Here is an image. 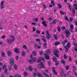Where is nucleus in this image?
I'll return each mask as SVG.
<instances>
[{"instance_id": "f257e3e1", "label": "nucleus", "mask_w": 77, "mask_h": 77, "mask_svg": "<svg viewBox=\"0 0 77 77\" xmlns=\"http://www.w3.org/2000/svg\"><path fill=\"white\" fill-rule=\"evenodd\" d=\"M9 37L10 38H12V39L11 38H10V39H7V41L8 44L9 45H11L12 43L14 42L15 38L14 36L12 35H10Z\"/></svg>"}, {"instance_id": "f03ea898", "label": "nucleus", "mask_w": 77, "mask_h": 77, "mask_svg": "<svg viewBox=\"0 0 77 77\" xmlns=\"http://www.w3.org/2000/svg\"><path fill=\"white\" fill-rule=\"evenodd\" d=\"M64 48L66 49V52L67 53L68 51V50H69L68 48H70V44H69V43H68L67 44V46H64Z\"/></svg>"}, {"instance_id": "7ed1b4c3", "label": "nucleus", "mask_w": 77, "mask_h": 77, "mask_svg": "<svg viewBox=\"0 0 77 77\" xmlns=\"http://www.w3.org/2000/svg\"><path fill=\"white\" fill-rule=\"evenodd\" d=\"M53 61L55 62V65L56 66H58V65L59 64V61H57V60L56 59V58L55 57H53Z\"/></svg>"}, {"instance_id": "20e7f679", "label": "nucleus", "mask_w": 77, "mask_h": 77, "mask_svg": "<svg viewBox=\"0 0 77 77\" xmlns=\"http://www.w3.org/2000/svg\"><path fill=\"white\" fill-rule=\"evenodd\" d=\"M36 58H34L32 59V61L31 60H29L28 61V63H33V62H36Z\"/></svg>"}, {"instance_id": "39448f33", "label": "nucleus", "mask_w": 77, "mask_h": 77, "mask_svg": "<svg viewBox=\"0 0 77 77\" xmlns=\"http://www.w3.org/2000/svg\"><path fill=\"white\" fill-rule=\"evenodd\" d=\"M39 65L40 66H38V68L39 69H41V68H43V69H44V68H45V67L44 66V64L42 62L40 63Z\"/></svg>"}, {"instance_id": "423d86ee", "label": "nucleus", "mask_w": 77, "mask_h": 77, "mask_svg": "<svg viewBox=\"0 0 77 77\" xmlns=\"http://www.w3.org/2000/svg\"><path fill=\"white\" fill-rule=\"evenodd\" d=\"M65 33H66V36L67 38H68L69 36L70 35H71V34L69 31L66 30L65 31Z\"/></svg>"}, {"instance_id": "0eeeda50", "label": "nucleus", "mask_w": 77, "mask_h": 77, "mask_svg": "<svg viewBox=\"0 0 77 77\" xmlns=\"http://www.w3.org/2000/svg\"><path fill=\"white\" fill-rule=\"evenodd\" d=\"M52 69L54 74L55 75H57V73L56 71V68H55V67H52Z\"/></svg>"}, {"instance_id": "6e6552de", "label": "nucleus", "mask_w": 77, "mask_h": 77, "mask_svg": "<svg viewBox=\"0 0 77 77\" xmlns=\"http://www.w3.org/2000/svg\"><path fill=\"white\" fill-rule=\"evenodd\" d=\"M10 63L11 66H12V65H14V60L13 58L11 59L10 60Z\"/></svg>"}, {"instance_id": "1a4fd4ad", "label": "nucleus", "mask_w": 77, "mask_h": 77, "mask_svg": "<svg viewBox=\"0 0 77 77\" xmlns=\"http://www.w3.org/2000/svg\"><path fill=\"white\" fill-rule=\"evenodd\" d=\"M4 1H2L1 3V7H0V9H3V8H4V7H5V5H4Z\"/></svg>"}, {"instance_id": "9d476101", "label": "nucleus", "mask_w": 77, "mask_h": 77, "mask_svg": "<svg viewBox=\"0 0 77 77\" xmlns=\"http://www.w3.org/2000/svg\"><path fill=\"white\" fill-rule=\"evenodd\" d=\"M59 53V51L57 50L56 49H55L54 50V54H58Z\"/></svg>"}, {"instance_id": "9b49d317", "label": "nucleus", "mask_w": 77, "mask_h": 77, "mask_svg": "<svg viewBox=\"0 0 77 77\" xmlns=\"http://www.w3.org/2000/svg\"><path fill=\"white\" fill-rule=\"evenodd\" d=\"M14 50L15 53H19V49L17 48H15L14 49Z\"/></svg>"}, {"instance_id": "f8f14e48", "label": "nucleus", "mask_w": 77, "mask_h": 77, "mask_svg": "<svg viewBox=\"0 0 77 77\" xmlns=\"http://www.w3.org/2000/svg\"><path fill=\"white\" fill-rule=\"evenodd\" d=\"M42 24L45 27H47V25L46 24V22L45 21H43L42 22Z\"/></svg>"}, {"instance_id": "ddd939ff", "label": "nucleus", "mask_w": 77, "mask_h": 77, "mask_svg": "<svg viewBox=\"0 0 77 77\" xmlns=\"http://www.w3.org/2000/svg\"><path fill=\"white\" fill-rule=\"evenodd\" d=\"M60 42H56L55 43V46L59 45H60Z\"/></svg>"}, {"instance_id": "4468645a", "label": "nucleus", "mask_w": 77, "mask_h": 77, "mask_svg": "<svg viewBox=\"0 0 77 77\" xmlns=\"http://www.w3.org/2000/svg\"><path fill=\"white\" fill-rule=\"evenodd\" d=\"M46 35L47 39H48V30H47L46 32Z\"/></svg>"}, {"instance_id": "2eb2a0df", "label": "nucleus", "mask_w": 77, "mask_h": 77, "mask_svg": "<svg viewBox=\"0 0 77 77\" xmlns=\"http://www.w3.org/2000/svg\"><path fill=\"white\" fill-rule=\"evenodd\" d=\"M61 62L63 64V65H65V63H66L65 62V60L63 59H62L61 60Z\"/></svg>"}, {"instance_id": "dca6fc26", "label": "nucleus", "mask_w": 77, "mask_h": 77, "mask_svg": "<svg viewBox=\"0 0 77 77\" xmlns=\"http://www.w3.org/2000/svg\"><path fill=\"white\" fill-rule=\"evenodd\" d=\"M57 30L59 32H60L61 31V29H60V26H58L57 27Z\"/></svg>"}, {"instance_id": "f3484780", "label": "nucleus", "mask_w": 77, "mask_h": 77, "mask_svg": "<svg viewBox=\"0 0 77 77\" xmlns=\"http://www.w3.org/2000/svg\"><path fill=\"white\" fill-rule=\"evenodd\" d=\"M54 37L55 40H57V39H58L57 36V35L56 34H54Z\"/></svg>"}, {"instance_id": "a211bd4d", "label": "nucleus", "mask_w": 77, "mask_h": 77, "mask_svg": "<svg viewBox=\"0 0 77 77\" xmlns=\"http://www.w3.org/2000/svg\"><path fill=\"white\" fill-rule=\"evenodd\" d=\"M51 5H52L53 6H54L55 5V3H54V1L52 0L51 2Z\"/></svg>"}, {"instance_id": "6ab92c4d", "label": "nucleus", "mask_w": 77, "mask_h": 77, "mask_svg": "<svg viewBox=\"0 0 77 77\" xmlns=\"http://www.w3.org/2000/svg\"><path fill=\"white\" fill-rule=\"evenodd\" d=\"M21 54L22 56H23V57H25V56H26V53H25V52L23 51H22V52Z\"/></svg>"}, {"instance_id": "aec40b11", "label": "nucleus", "mask_w": 77, "mask_h": 77, "mask_svg": "<svg viewBox=\"0 0 77 77\" xmlns=\"http://www.w3.org/2000/svg\"><path fill=\"white\" fill-rule=\"evenodd\" d=\"M37 75L38 77H42V75L39 72H38L37 73Z\"/></svg>"}, {"instance_id": "412c9836", "label": "nucleus", "mask_w": 77, "mask_h": 77, "mask_svg": "<svg viewBox=\"0 0 77 77\" xmlns=\"http://www.w3.org/2000/svg\"><path fill=\"white\" fill-rule=\"evenodd\" d=\"M27 74H28V73L27 72H23V75L24 77H27Z\"/></svg>"}, {"instance_id": "4be33fe9", "label": "nucleus", "mask_w": 77, "mask_h": 77, "mask_svg": "<svg viewBox=\"0 0 77 77\" xmlns=\"http://www.w3.org/2000/svg\"><path fill=\"white\" fill-rule=\"evenodd\" d=\"M33 21H34L38 22V18H33Z\"/></svg>"}, {"instance_id": "5701e85b", "label": "nucleus", "mask_w": 77, "mask_h": 77, "mask_svg": "<svg viewBox=\"0 0 77 77\" xmlns=\"http://www.w3.org/2000/svg\"><path fill=\"white\" fill-rule=\"evenodd\" d=\"M28 69L31 72H32L33 70V69H32V66H29Z\"/></svg>"}, {"instance_id": "b1692460", "label": "nucleus", "mask_w": 77, "mask_h": 77, "mask_svg": "<svg viewBox=\"0 0 77 77\" xmlns=\"http://www.w3.org/2000/svg\"><path fill=\"white\" fill-rule=\"evenodd\" d=\"M7 54H8V56H11V52L10 51H7Z\"/></svg>"}, {"instance_id": "393cba45", "label": "nucleus", "mask_w": 77, "mask_h": 77, "mask_svg": "<svg viewBox=\"0 0 77 77\" xmlns=\"http://www.w3.org/2000/svg\"><path fill=\"white\" fill-rule=\"evenodd\" d=\"M70 27L71 30H73V29H74V25H73L71 24L70 26Z\"/></svg>"}, {"instance_id": "a878e982", "label": "nucleus", "mask_w": 77, "mask_h": 77, "mask_svg": "<svg viewBox=\"0 0 77 77\" xmlns=\"http://www.w3.org/2000/svg\"><path fill=\"white\" fill-rule=\"evenodd\" d=\"M13 66L14 67V68L15 70H17V65L14 64Z\"/></svg>"}, {"instance_id": "bb28decb", "label": "nucleus", "mask_w": 77, "mask_h": 77, "mask_svg": "<svg viewBox=\"0 0 77 77\" xmlns=\"http://www.w3.org/2000/svg\"><path fill=\"white\" fill-rule=\"evenodd\" d=\"M44 55L45 56V57L46 59H48V55H47L46 54H45Z\"/></svg>"}, {"instance_id": "cd10ccee", "label": "nucleus", "mask_w": 77, "mask_h": 77, "mask_svg": "<svg viewBox=\"0 0 77 77\" xmlns=\"http://www.w3.org/2000/svg\"><path fill=\"white\" fill-rule=\"evenodd\" d=\"M72 12L73 14H75V9L74 8H73L72 9Z\"/></svg>"}, {"instance_id": "c85d7f7f", "label": "nucleus", "mask_w": 77, "mask_h": 77, "mask_svg": "<svg viewBox=\"0 0 77 77\" xmlns=\"http://www.w3.org/2000/svg\"><path fill=\"white\" fill-rule=\"evenodd\" d=\"M74 7L75 8V9H76V10H77V4H74Z\"/></svg>"}, {"instance_id": "c756f323", "label": "nucleus", "mask_w": 77, "mask_h": 77, "mask_svg": "<svg viewBox=\"0 0 77 77\" xmlns=\"http://www.w3.org/2000/svg\"><path fill=\"white\" fill-rule=\"evenodd\" d=\"M57 20H54L53 22V24H56V23H57Z\"/></svg>"}, {"instance_id": "7c9ffc66", "label": "nucleus", "mask_w": 77, "mask_h": 77, "mask_svg": "<svg viewBox=\"0 0 77 77\" xmlns=\"http://www.w3.org/2000/svg\"><path fill=\"white\" fill-rule=\"evenodd\" d=\"M1 54L3 57H5V53L3 51H1Z\"/></svg>"}, {"instance_id": "2f4dec72", "label": "nucleus", "mask_w": 77, "mask_h": 77, "mask_svg": "<svg viewBox=\"0 0 77 77\" xmlns=\"http://www.w3.org/2000/svg\"><path fill=\"white\" fill-rule=\"evenodd\" d=\"M42 40L43 42H45V43L46 42V40H45V38H42Z\"/></svg>"}, {"instance_id": "473e14b6", "label": "nucleus", "mask_w": 77, "mask_h": 77, "mask_svg": "<svg viewBox=\"0 0 77 77\" xmlns=\"http://www.w3.org/2000/svg\"><path fill=\"white\" fill-rule=\"evenodd\" d=\"M6 68V65H4L2 67V69H5Z\"/></svg>"}, {"instance_id": "72a5a7b5", "label": "nucleus", "mask_w": 77, "mask_h": 77, "mask_svg": "<svg viewBox=\"0 0 77 77\" xmlns=\"http://www.w3.org/2000/svg\"><path fill=\"white\" fill-rule=\"evenodd\" d=\"M34 47L35 48H36V49H37V48H38V44H35L34 45Z\"/></svg>"}, {"instance_id": "f704fd0d", "label": "nucleus", "mask_w": 77, "mask_h": 77, "mask_svg": "<svg viewBox=\"0 0 77 77\" xmlns=\"http://www.w3.org/2000/svg\"><path fill=\"white\" fill-rule=\"evenodd\" d=\"M4 72L5 73V74L7 73V72H8V69H5L4 70Z\"/></svg>"}, {"instance_id": "c9c22d12", "label": "nucleus", "mask_w": 77, "mask_h": 77, "mask_svg": "<svg viewBox=\"0 0 77 77\" xmlns=\"http://www.w3.org/2000/svg\"><path fill=\"white\" fill-rule=\"evenodd\" d=\"M36 33H37V34H40V33H41V32L40 31L37 30L36 31Z\"/></svg>"}, {"instance_id": "e433bc0d", "label": "nucleus", "mask_w": 77, "mask_h": 77, "mask_svg": "<svg viewBox=\"0 0 77 77\" xmlns=\"http://www.w3.org/2000/svg\"><path fill=\"white\" fill-rule=\"evenodd\" d=\"M69 62H71L72 61V58H71V57L69 56Z\"/></svg>"}, {"instance_id": "4c0bfd02", "label": "nucleus", "mask_w": 77, "mask_h": 77, "mask_svg": "<svg viewBox=\"0 0 77 77\" xmlns=\"http://www.w3.org/2000/svg\"><path fill=\"white\" fill-rule=\"evenodd\" d=\"M32 54L34 55V56H35L36 55V54L35 51H33L32 52Z\"/></svg>"}, {"instance_id": "58836bf2", "label": "nucleus", "mask_w": 77, "mask_h": 77, "mask_svg": "<svg viewBox=\"0 0 77 77\" xmlns=\"http://www.w3.org/2000/svg\"><path fill=\"white\" fill-rule=\"evenodd\" d=\"M23 48H24V49H27V46H26V45H23Z\"/></svg>"}, {"instance_id": "ea45409f", "label": "nucleus", "mask_w": 77, "mask_h": 77, "mask_svg": "<svg viewBox=\"0 0 77 77\" xmlns=\"http://www.w3.org/2000/svg\"><path fill=\"white\" fill-rule=\"evenodd\" d=\"M58 6H59V8L60 9H61V8H62V6L60 5V3L58 4Z\"/></svg>"}, {"instance_id": "a19ab883", "label": "nucleus", "mask_w": 77, "mask_h": 77, "mask_svg": "<svg viewBox=\"0 0 77 77\" xmlns=\"http://www.w3.org/2000/svg\"><path fill=\"white\" fill-rule=\"evenodd\" d=\"M65 19L67 21H69V19L68 18V17H67V16H66L65 18Z\"/></svg>"}, {"instance_id": "79ce46f5", "label": "nucleus", "mask_w": 77, "mask_h": 77, "mask_svg": "<svg viewBox=\"0 0 77 77\" xmlns=\"http://www.w3.org/2000/svg\"><path fill=\"white\" fill-rule=\"evenodd\" d=\"M69 67L68 66H66V70H68L69 69Z\"/></svg>"}, {"instance_id": "37998d69", "label": "nucleus", "mask_w": 77, "mask_h": 77, "mask_svg": "<svg viewBox=\"0 0 77 77\" xmlns=\"http://www.w3.org/2000/svg\"><path fill=\"white\" fill-rule=\"evenodd\" d=\"M64 58L65 59H67V56H66V54H64Z\"/></svg>"}, {"instance_id": "c03bdc74", "label": "nucleus", "mask_w": 77, "mask_h": 77, "mask_svg": "<svg viewBox=\"0 0 77 77\" xmlns=\"http://www.w3.org/2000/svg\"><path fill=\"white\" fill-rule=\"evenodd\" d=\"M72 20H73V18L71 17L70 18L69 20V22H72Z\"/></svg>"}, {"instance_id": "a18cd8bd", "label": "nucleus", "mask_w": 77, "mask_h": 77, "mask_svg": "<svg viewBox=\"0 0 77 77\" xmlns=\"http://www.w3.org/2000/svg\"><path fill=\"white\" fill-rule=\"evenodd\" d=\"M51 38V35L48 33V39H49L50 38Z\"/></svg>"}, {"instance_id": "49530a36", "label": "nucleus", "mask_w": 77, "mask_h": 77, "mask_svg": "<svg viewBox=\"0 0 77 77\" xmlns=\"http://www.w3.org/2000/svg\"><path fill=\"white\" fill-rule=\"evenodd\" d=\"M54 54V55H55L56 57H59V55L58 54Z\"/></svg>"}, {"instance_id": "de8ad7c7", "label": "nucleus", "mask_w": 77, "mask_h": 77, "mask_svg": "<svg viewBox=\"0 0 77 77\" xmlns=\"http://www.w3.org/2000/svg\"><path fill=\"white\" fill-rule=\"evenodd\" d=\"M61 44L63 45H65V43L64 41H62L61 42Z\"/></svg>"}, {"instance_id": "09e8293b", "label": "nucleus", "mask_w": 77, "mask_h": 77, "mask_svg": "<svg viewBox=\"0 0 77 77\" xmlns=\"http://www.w3.org/2000/svg\"><path fill=\"white\" fill-rule=\"evenodd\" d=\"M60 12L61 14H62V15H65V13L63 12L62 11H60Z\"/></svg>"}, {"instance_id": "8fccbe9b", "label": "nucleus", "mask_w": 77, "mask_h": 77, "mask_svg": "<svg viewBox=\"0 0 77 77\" xmlns=\"http://www.w3.org/2000/svg\"><path fill=\"white\" fill-rule=\"evenodd\" d=\"M32 25H38V24L37 23H32Z\"/></svg>"}, {"instance_id": "3c124183", "label": "nucleus", "mask_w": 77, "mask_h": 77, "mask_svg": "<svg viewBox=\"0 0 77 77\" xmlns=\"http://www.w3.org/2000/svg\"><path fill=\"white\" fill-rule=\"evenodd\" d=\"M43 74H44V75H45V76H46V77L48 76V75L45 73V72H43Z\"/></svg>"}, {"instance_id": "603ef678", "label": "nucleus", "mask_w": 77, "mask_h": 77, "mask_svg": "<svg viewBox=\"0 0 77 77\" xmlns=\"http://www.w3.org/2000/svg\"><path fill=\"white\" fill-rule=\"evenodd\" d=\"M35 41H38V42H40V39L39 38H37L35 39Z\"/></svg>"}, {"instance_id": "864d4df0", "label": "nucleus", "mask_w": 77, "mask_h": 77, "mask_svg": "<svg viewBox=\"0 0 77 77\" xmlns=\"http://www.w3.org/2000/svg\"><path fill=\"white\" fill-rule=\"evenodd\" d=\"M43 8L44 9H46V5H43Z\"/></svg>"}, {"instance_id": "5fc2aeb1", "label": "nucleus", "mask_w": 77, "mask_h": 77, "mask_svg": "<svg viewBox=\"0 0 77 77\" xmlns=\"http://www.w3.org/2000/svg\"><path fill=\"white\" fill-rule=\"evenodd\" d=\"M6 38V36L5 35H2V36L1 37L2 39H5Z\"/></svg>"}, {"instance_id": "6e6d98bb", "label": "nucleus", "mask_w": 77, "mask_h": 77, "mask_svg": "<svg viewBox=\"0 0 77 77\" xmlns=\"http://www.w3.org/2000/svg\"><path fill=\"white\" fill-rule=\"evenodd\" d=\"M43 46L45 48V47L47 46V43H45L43 44Z\"/></svg>"}, {"instance_id": "4d7b16f0", "label": "nucleus", "mask_w": 77, "mask_h": 77, "mask_svg": "<svg viewBox=\"0 0 77 77\" xmlns=\"http://www.w3.org/2000/svg\"><path fill=\"white\" fill-rule=\"evenodd\" d=\"M40 62H41V59L39 58L37 60V63H39Z\"/></svg>"}, {"instance_id": "13d9d810", "label": "nucleus", "mask_w": 77, "mask_h": 77, "mask_svg": "<svg viewBox=\"0 0 77 77\" xmlns=\"http://www.w3.org/2000/svg\"><path fill=\"white\" fill-rule=\"evenodd\" d=\"M2 29H3V27L0 23V30H2Z\"/></svg>"}, {"instance_id": "bf43d9fd", "label": "nucleus", "mask_w": 77, "mask_h": 77, "mask_svg": "<svg viewBox=\"0 0 77 77\" xmlns=\"http://www.w3.org/2000/svg\"><path fill=\"white\" fill-rule=\"evenodd\" d=\"M56 11H57V8L55 7L54 9V12H56Z\"/></svg>"}, {"instance_id": "052dcab7", "label": "nucleus", "mask_w": 77, "mask_h": 77, "mask_svg": "<svg viewBox=\"0 0 77 77\" xmlns=\"http://www.w3.org/2000/svg\"><path fill=\"white\" fill-rule=\"evenodd\" d=\"M69 8L70 10H71V5H69Z\"/></svg>"}, {"instance_id": "680f3d73", "label": "nucleus", "mask_w": 77, "mask_h": 77, "mask_svg": "<svg viewBox=\"0 0 77 77\" xmlns=\"http://www.w3.org/2000/svg\"><path fill=\"white\" fill-rule=\"evenodd\" d=\"M11 67L10 66H8V70L11 71Z\"/></svg>"}, {"instance_id": "e2e57ef3", "label": "nucleus", "mask_w": 77, "mask_h": 77, "mask_svg": "<svg viewBox=\"0 0 77 77\" xmlns=\"http://www.w3.org/2000/svg\"><path fill=\"white\" fill-rule=\"evenodd\" d=\"M16 60H18V56H17L16 57Z\"/></svg>"}, {"instance_id": "0e129e2a", "label": "nucleus", "mask_w": 77, "mask_h": 77, "mask_svg": "<svg viewBox=\"0 0 77 77\" xmlns=\"http://www.w3.org/2000/svg\"><path fill=\"white\" fill-rule=\"evenodd\" d=\"M52 20V17H51L49 19V21H51V20Z\"/></svg>"}, {"instance_id": "69168bd1", "label": "nucleus", "mask_w": 77, "mask_h": 77, "mask_svg": "<svg viewBox=\"0 0 77 77\" xmlns=\"http://www.w3.org/2000/svg\"><path fill=\"white\" fill-rule=\"evenodd\" d=\"M68 42V41H67V40H64V43H65V44H66Z\"/></svg>"}, {"instance_id": "338daca9", "label": "nucleus", "mask_w": 77, "mask_h": 77, "mask_svg": "<svg viewBox=\"0 0 77 77\" xmlns=\"http://www.w3.org/2000/svg\"><path fill=\"white\" fill-rule=\"evenodd\" d=\"M18 74H16L14 76V77H18Z\"/></svg>"}, {"instance_id": "774afa93", "label": "nucleus", "mask_w": 77, "mask_h": 77, "mask_svg": "<svg viewBox=\"0 0 77 77\" xmlns=\"http://www.w3.org/2000/svg\"><path fill=\"white\" fill-rule=\"evenodd\" d=\"M75 25L77 26V21H75Z\"/></svg>"}]
</instances>
